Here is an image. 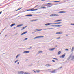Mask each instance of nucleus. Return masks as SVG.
Here are the masks:
<instances>
[{
  "label": "nucleus",
  "instance_id": "f257e3e1",
  "mask_svg": "<svg viewBox=\"0 0 74 74\" xmlns=\"http://www.w3.org/2000/svg\"><path fill=\"white\" fill-rule=\"evenodd\" d=\"M62 25H52L51 26H53V27H60V26H62Z\"/></svg>",
  "mask_w": 74,
  "mask_h": 74
},
{
  "label": "nucleus",
  "instance_id": "f03ea898",
  "mask_svg": "<svg viewBox=\"0 0 74 74\" xmlns=\"http://www.w3.org/2000/svg\"><path fill=\"white\" fill-rule=\"evenodd\" d=\"M59 16V15L56 14H54L50 15V16Z\"/></svg>",
  "mask_w": 74,
  "mask_h": 74
},
{
  "label": "nucleus",
  "instance_id": "7ed1b4c3",
  "mask_svg": "<svg viewBox=\"0 0 74 74\" xmlns=\"http://www.w3.org/2000/svg\"><path fill=\"white\" fill-rule=\"evenodd\" d=\"M65 55L66 54H65V53H64L63 55L60 56V58H64V57H65Z\"/></svg>",
  "mask_w": 74,
  "mask_h": 74
},
{
  "label": "nucleus",
  "instance_id": "20e7f679",
  "mask_svg": "<svg viewBox=\"0 0 74 74\" xmlns=\"http://www.w3.org/2000/svg\"><path fill=\"white\" fill-rule=\"evenodd\" d=\"M18 74H23L24 73V72L23 71H20L18 72Z\"/></svg>",
  "mask_w": 74,
  "mask_h": 74
},
{
  "label": "nucleus",
  "instance_id": "39448f33",
  "mask_svg": "<svg viewBox=\"0 0 74 74\" xmlns=\"http://www.w3.org/2000/svg\"><path fill=\"white\" fill-rule=\"evenodd\" d=\"M62 22H60L58 23H52V24H60V23H62Z\"/></svg>",
  "mask_w": 74,
  "mask_h": 74
},
{
  "label": "nucleus",
  "instance_id": "423d86ee",
  "mask_svg": "<svg viewBox=\"0 0 74 74\" xmlns=\"http://www.w3.org/2000/svg\"><path fill=\"white\" fill-rule=\"evenodd\" d=\"M59 13H60V14H62L63 13H66V12H65L64 11H61L59 12Z\"/></svg>",
  "mask_w": 74,
  "mask_h": 74
},
{
  "label": "nucleus",
  "instance_id": "0eeeda50",
  "mask_svg": "<svg viewBox=\"0 0 74 74\" xmlns=\"http://www.w3.org/2000/svg\"><path fill=\"white\" fill-rule=\"evenodd\" d=\"M52 24V23H48L45 24V26H49V25H50Z\"/></svg>",
  "mask_w": 74,
  "mask_h": 74
},
{
  "label": "nucleus",
  "instance_id": "6e6552de",
  "mask_svg": "<svg viewBox=\"0 0 74 74\" xmlns=\"http://www.w3.org/2000/svg\"><path fill=\"white\" fill-rule=\"evenodd\" d=\"M29 52H30V51H25L23 52V53H28Z\"/></svg>",
  "mask_w": 74,
  "mask_h": 74
},
{
  "label": "nucleus",
  "instance_id": "1a4fd4ad",
  "mask_svg": "<svg viewBox=\"0 0 74 74\" xmlns=\"http://www.w3.org/2000/svg\"><path fill=\"white\" fill-rule=\"evenodd\" d=\"M27 31L25 32H24L23 33L21 34V36H22V35H23V34H26V33H27Z\"/></svg>",
  "mask_w": 74,
  "mask_h": 74
},
{
  "label": "nucleus",
  "instance_id": "9d476101",
  "mask_svg": "<svg viewBox=\"0 0 74 74\" xmlns=\"http://www.w3.org/2000/svg\"><path fill=\"white\" fill-rule=\"evenodd\" d=\"M23 26V24H21L20 25H19L16 26L17 27H20L21 26Z\"/></svg>",
  "mask_w": 74,
  "mask_h": 74
},
{
  "label": "nucleus",
  "instance_id": "9b49d317",
  "mask_svg": "<svg viewBox=\"0 0 74 74\" xmlns=\"http://www.w3.org/2000/svg\"><path fill=\"white\" fill-rule=\"evenodd\" d=\"M33 16V15L32 14H28L26 15L25 16Z\"/></svg>",
  "mask_w": 74,
  "mask_h": 74
},
{
  "label": "nucleus",
  "instance_id": "f8f14e48",
  "mask_svg": "<svg viewBox=\"0 0 74 74\" xmlns=\"http://www.w3.org/2000/svg\"><path fill=\"white\" fill-rule=\"evenodd\" d=\"M55 49V48H51V49H49V51H53L54 49Z\"/></svg>",
  "mask_w": 74,
  "mask_h": 74
},
{
  "label": "nucleus",
  "instance_id": "ddd939ff",
  "mask_svg": "<svg viewBox=\"0 0 74 74\" xmlns=\"http://www.w3.org/2000/svg\"><path fill=\"white\" fill-rule=\"evenodd\" d=\"M51 73H56V70H54L53 71H51Z\"/></svg>",
  "mask_w": 74,
  "mask_h": 74
},
{
  "label": "nucleus",
  "instance_id": "4468645a",
  "mask_svg": "<svg viewBox=\"0 0 74 74\" xmlns=\"http://www.w3.org/2000/svg\"><path fill=\"white\" fill-rule=\"evenodd\" d=\"M45 66H46V67H50L51 66V65L50 64H47L45 65Z\"/></svg>",
  "mask_w": 74,
  "mask_h": 74
},
{
  "label": "nucleus",
  "instance_id": "2eb2a0df",
  "mask_svg": "<svg viewBox=\"0 0 74 74\" xmlns=\"http://www.w3.org/2000/svg\"><path fill=\"white\" fill-rule=\"evenodd\" d=\"M62 21V20H58L55 21L54 22H60V21Z\"/></svg>",
  "mask_w": 74,
  "mask_h": 74
},
{
  "label": "nucleus",
  "instance_id": "dca6fc26",
  "mask_svg": "<svg viewBox=\"0 0 74 74\" xmlns=\"http://www.w3.org/2000/svg\"><path fill=\"white\" fill-rule=\"evenodd\" d=\"M16 24L15 23H13L11 25H10V27H12V26H14V25H15Z\"/></svg>",
  "mask_w": 74,
  "mask_h": 74
},
{
  "label": "nucleus",
  "instance_id": "f3484780",
  "mask_svg": "<svg viewBox=\"0 0 74 74\" xmlns=\"http://www.w3.org/2000/svg\"><path fill=\"white\" fill-rule=\"evenodd\" d=\"M72 55H70L69 56L67 60H69L71 58V56Z\"/></svg>",
  "mask_w": 74,
  "mask_h": 74
},
{
  "label": "nucleus",
  "instance_id": "a211bd4d",
  "mask_svg": "<svg viewBox=\"0 0 74 74\" xmlns=\"http://www.w3.org/2000/svg\"><path fill=\"white\" fill-rule=\"evenodd\" d=\"M74 47H72L71 49V52H73V51H74Z\"/></svg>",
  "mask_w": 74,
  "mask_h": 74
},
{
  "label": "nucleus",
  "instance_id": "6ab92c4d",
  "mask_svg": "<svg viewBox=\"0 0 74 74\" xmlns=\"http://www.w3.org/2000/svg\"><path fill=\"white\" fill-rule=\"evenodd\" d=\"M38 21V19L33 20L30 21V22H34V21Z\"/></svg>",
  "mask_w": 74,
  "mask_h": 74
},
{
  "label": "nucleus",
  "instance_id": "aec40b11",
  "mask_svg": "<svg viewBox=\"0 0 74 74\" xmlns=\"http://www.w3.org/2000/svg\"><path fill=\"white\" fill-rule=\"evenodd\" d=\"M62 34V32H57L56 33V34Z\"/></svg>",
  "mask_w": 74,
  "mask_h": 74
},
{
  "label": "nucleus",
  "instance_id": "412c9836",
  "mask_svg": "<svg viewBox=\"0 0 74 74\" xmlns=\"http://www.w3.org/2000/svg\"><path fill=\"white\" fill-rule=\"evenodd\" d=\"M49 5H51V4H47V6L48 7H52V6H49Z\"/></svg>",
  "mask_w": 74,
  "mask_h": 74
},
{
  "label": "nucleus",
  "instance_id": "4be33fe9",
  "mask_svg": "<svg viewBox=\"0 0 74 74\" xmlns=\"http://www.w3.org/2000/svg\"><path fill=\"white\" fill-rule=\"evenodd\" d=\"M72 58H71V60H73L74 59V56H72Z\"/></svg>",
  "mask_w": 74,
  "mask_h": 74
},
{
  "label": "nucleus",
  "instance_id": "5701e85b",
  "mask_svg": "<svg viewBox=\"0 0 74 74\" xmlns=\"http://www.w3.org/2000/svg\"><path fill=\"white\" fill-rule=\"evenodd\" d=\"M36 30H37V31H41V30H42V29H36Z\"/></svg>",
  "mask_w": 74,
  "mask_h": 74
},
{
  "label": "nucleus",
  "instance_id": "b1692460",
  "mask_svg": "<svg viewBox=\"0 0 74 74\" xmlns=\"http://www.w3.org/2000/svg\"><path fill=\"white\" fill-rule=\"evenodd\" d=\"M48 71L49 72H50V73H51L52 72V71H51V69H48Z\"/></svg>",
  "mask_w": 74,
  "mask_h": 74
},
{
  "label": "nucleus",
  "instance_id": "393cba45",
  "mask_svg": "<svg viewBox=\"0 0 74 74\" xmlns=\"http://www.w3.org/2000/svg\"><path fill=\"white\" fill-rule=\"evenodd\" d=\"M22 8H20L18 9L17 10H16V11H18V10H21V9H22Z\"/></svg>",
  "mask_w": 74,
  "mask_h": 74
},
{
  "label": "nucleus",
  "instance_id": "a878e982",
  "mask_svg": "<svg viewBox=\"0 0 74 74\" xmlns=\"http://www.w3.org/2000/svg\"><path fill=\"white\" fill-rule=\"evenodd\" d=\"M53 59H55L56 60H57V61H58V60H59V59H57V58H53Z\"/></svg>",
  "mask_w": 74,
  "mask_h": 74
},
{
  "label": "nucleus",
  "instance_id": "bb28decb",
  "mask_svg": "<svg viewBox=\"0 0 74 74\" xmlns=\"http://www.w3.org/2000/svg\"><path fill=\"white\" fill-rule=\"evenodd\" d=\"M30 11H34V9L33 8H32L31 9H30Z\"/></svg>",
  "mask_w": 74,
  "mask_h": 74
},
{
  "label": "nucleus",
  "instance_id": "cd10ccee",
  "mask_svg": "<svg viewBox=\"0 0 74 74\" xmlns=\"http://www.w3.org/2000/svg\"><path fill=\"white\" fill-rule=\"evenodd\" d=\"M40 38V36H38L35 37L34 38V39H36V38Z\"/></svg>",
  "mask_w": 74,
  "mask_h": 74
},
{
  "label": "nucleus",
  "instance_id": "c85d7f7f",
  "mask_svg": "<svg viewBox=\"0 0 74 74\" xmlns=\"http://www.w3.org/2000/svg\"><path fill=\"white\" fill-rule=\"evenodd\" d=\"M28 39V38H25L23 40V41H26V40H27V39Z\"/></svg>",
  "mask_w": 74,
  "mask_h": 74
},
{
  "label": "nucleus",
  "instance_id": "c756f323",
  "mask_svg": "<svg viewBox=\"0 0 74 74\" xmlns=\"http://www.w3.org/2000/svg\"><path fill=\"white\" fill-rule=\"evenodd\" d=\"M58 55H60V53H61V51H59L58 52Z\"/></svg>",
  "mask_w": 74,
  "mask_h": 74
},
{
  "label": "nucleus",
  "instance_id": "7c9ffc66",
  "mask_svg": "<svg viewBox=\"0 0 74 74\" xmlns=\"http://www.w3.org/2000/svg\"><path fill=\"white\" fill-rule=\"evenodd\" d=\"M40 70H37L36 71V72H37V73H40Z\"/></svg>",
  "mask_w": 74,
  "mask_h": 74
},
{
  "label": "nucleus",
  "instance_id": "2f4dec72",
  "mask_svg": "<svg viewBox=\"0 0 74 74\" xmlns=\"http://www.w3.org/2000/svg\"><path fill=\"white\" fill-rule=\"evenodd\" d=\"M39 53H42V51H40L38 52Z\"/></svg>",
  "mask_w": 74,
  "mask_h": 74
},
{
  "label": "nucleus",
  "instance_id": "473e14b6",
  "mask_svg": "<svg viewBox=\"0 0 74 74\" xmlns=\"http://www.w3.org/2000/svg\"><path fill=\"white\" fill-rule=\"evenodd\" d=\"M44 36H39V38H40L41 37H44Z\"/></svg>",
  "mask_w": 74,
  "mask_h": 74
},
{
  "label": "nucleus",
  "instance_id": "72a5a7b5",
  "mask_svg": "<svg viewBox=\"0 0 74 74\" xmlns=\"http://www.w3.org/2000/svg\"><path fill=\"white\" fill-rule=\"evenodd\" d=\"M54 2H60V1H54Z\"/></svg>",
  "mask_w": 74,
  "mask_h": 74
},
{
  "label": "nucleus",
  "instance_id": "f704fd0d",
  "mask_svg": "<svg viewBox=\"0 0 74 74\" xmlns=\"http://www.w3.org/2000/svg\"><path fill=\"white\" fill-rule=\"evenodd\" d=\"M48 28H47V29H43V30H48Z\"/></svg>",
  "mask_w": 74,
  "mask_h": 74
},
{
  "label": "nucleus",
  "instance_id": "c9c22d12",
  "mask_svg": "<svg viewBox=\"0 0 74 74\" xmlns=\"http://www.w3.org/2000/svg\"><path fill=\"white\" fill-rule=\"evenodd\" d=\"M41 8H46V7H42Z\"/></svg>",
  "mask_w": 74,
  "mask_h": 74
},
{
  "label": "nucleus",
  "instance_id": "e433bc0d",
  "mask_svg": "<svg viewBox=\"0 0 74 74\" xmlns=\"http://www.w3.org/2000/svg\"><path fill=\"white\" fill-rule=\"evenodd\" d=\"M24 74H27V72H25L24 73Z\"/></svg>",
  "mask_w": 74,
  "mask_h": 74
},
{
  "label": "nucleus",
  "instance_id": "4c0bfd02",
  "mask_svg": "<svg viewBox=\"0 0 74 74\" xmlns=\"http://www.w3.org/2000/svg\"><path fill=\"white\" fill-rule=\"evenodd\" d=\"M18 56H19V55H17L16 56V58H17L18 57Z\"/></svg>",
  "mask_w": 74,
  "mask_h": 74
},
{
  "label": "nucleus",
  "instance_id": "58836bf2",
  "mask_svg": "<svg viewBox=\"0 0 74 74\" xmlns=\"http://www.w3.org/2000/svg\"><path fill=\"white\" fill-rule=\"evenodd\" d=\"M37 9H34V11H36V10H37Z\"/></svg>",
  "mask_w": 74,
  "mask_h": 74
},
{
  "label": "nucleus",
  "instance_id": "ea45409f",
  "mask_svg": "<svg viewBox=\"0 0 74 74\" xmlns=\"http://www.w3.org/2000/svg\"><path fill=\"white\" fill-rule=\"evenodd\" d=\"M22 29H21V30H24V29H25V28H24V27L22 28Z\"/></svg>",
  "mask_w": 74,
  "mask_h": 74
},
{
  "label": "nucleus",
  "instance_id": "a19ab883",
  "mask_svg": "<svg viewBox=\"0 0 74 74\" xmlns=\"http://www.w3.org/2000/svg\"><path fill=\"white\" fill-rule=\"evenodd\" d=\"M52 62H54V63H55V60H52Z\"/></svg>",
  "mask_w": 74,
  "mask_h": 74
},
{
  "label": "nucleus",
  "instance_id": "79ce46f5",
  "mask_svg": "<svg viewBox=\"0 0 74 74\" xmlns=\"http://www.w3.org/2000/svg\"><path fill=\"white\" fill-rule=\"evenodd\" d=\"M66 51H69V49H65Z\"/></svg>",
  "mask_w": 74,
  "mask_h": 74
},
{
  "label": "nucleus",
  "instance_id": "37998d69",
  "mask_svg": "<svg viewBox=\"0 0 74 74\" xmlns=\"http://www.w3.org/2000/svg\"><path fill=\"white\" fill-rule=\"evenodd\" d=\"M60 37H58V38H57L56 39H60Z\"/></svg>",
  "mask_w": 74,
  "mask_h": 74
},
{
  "label": "nucleus",
  "instance_id": "c03bdc74",
  "mask_svg": "<svg viewBox=\"0 0 74 74\" xmlns=\"http://www.w3.org/2000/svg\"><path fill=\"white\" fill-rule=\"evenodd\" d=\"M32 48V47H30L29 48H28V49H31Z\"/></svg>",
  "mask_w": 74,
  "mask_h": 74
},
{
  "label": "nucleus",
  "instance_id": "a18cd8bd",
  "mask_svg": "<svg viewBox=\"0 0 74 74\" xmlns=\"http://www.w3.org/2000/svg\"><path fill=\"white\" fill-rule=\"evenodd\" d=\"M48 70H45V72H48Z\"/></svg>",
  "mask_w": 74,
  "mask_h": 74
},
{
  "label": "nucleus",
  "instance_id": "49530a36",
  "mask_svg": "<svg viewBox=\"0 0 74 74\" xmlns=\"http://www.w3.org/2000/svg\"><path fill=\"white\" fill-rule=\"evenodd\" d=\"M47 4H51V3H47Z\"/></svg>",
  "mask_w": 74,
  "mask_h": 74
},
{
  "label": "nucleus",
  "instance_id": "de8ad7c7",
  "mask_svg": "<svg viewBox=\"0 0 74 74\" xmlns=\"http://www.w3.org/2000/svg\"><path fill=\"white\" fill-rule=\"evenodd\" d=\"M49 29H53V28H48Z\"/></svg>",
  "mask_w": 74,
  "mask_h": 74
},
{
  "label": "nucleus",
  "instance_id": "09e8293b",
  "mask_svg": "<svg viewBox=\"0 0 74 74\" xmlns=\"http://www.w3.org/2000/svg\"><path fill=\"white\" fill-rule=\"evenodd\" d=\"M30 11V9H29V10H27V11Z\"/></svg>",
  "mask_w": 74,
  "mask_h": 74
},
{
  "label": "nucleus",
  "instance_id": "8fccbe9b",
  "mask_svg": "<svg viewBox=\"0 0 74 74\" xmlns=\"http://www.w3.org/2000/svg\"><path fill=\"white\" fill-rule=\"evenodd\" d=\"M71 25H74V24H71Z\"/></svg>",
  "mask_w": 74,
  "mask_h": 74
},
{
  "label": "nucleus",
  "instance_id": "3c124183",
  "mask_svg": "<svg viewBox=\"0 0 74 74\" xmlns=\"http://www.w3.org/2000/svg\"><path fill=\"white\" fill-rule=\"evenodd\" d=\"M1 13H2V11L0 12V15L1 14Z\"/></svg>",
  "mask_w": 74,
  "mask_h": 74
},
{
  "label": "nucleus",
  "instance_id": "603ef678",
  "mask_svg": "<svg viewBox=\"0 0 74 74\" xmlns=\"http://www.w3.org/2000/svg\"><path fill=\"white\" fill-rule=\"evenodd\" d=\"M26 27H27V26H25V27H24V29H25V28H26Z\"/></svg>",
  "mask_w": 74,
  "mask_h": 74
},
{
  "label": "nucleus",
  "instance_id": "864d4df0",
  "mask_svg": "<svg viewBox=\"0 0 74 74\" xmlns=\"http://www.w3.org/2000/svg\"><path fill=\"white\" fill-rule=\"evenodd\" d=\"M16 62H17V61H16L14 62V63H16Z\"/></svg>",
  "mask_w": 74,
  "mask_h": 74
},
{
  "label": "nucleus",
  "instance_id": "5fc2aeb1",
  "mask_svg": "<svg viewBox=\"0 0 74 74\" xmlns=\"http://www.w3.org/2000/svg\"><path fill=\"white\" fill-rule=\"evenodd\" d=\"M38 6V5H37L34 8H36V7H37Z\"/></svg>",
  "mask_w": 74,
  "mask_h": 74
},
{
  "label": "nucleus",
  "instance_id": "6e6d98bb",
  "mask_svg": "<svg viewBox=\"0 0 74 74\" xmlns=\"http://www.w3.org/2000/svg\"><path fill=\"white\" fill-rule=\"evenodd\" d=\"M44 6H47V5H44Z\"/></svg>",
  "mask_w": 74,
  "mask_h": 74
},
{
  "label": "nucleus",
  "instance_id": "4d7b16f0",
  "mask_svg": "<svg viewBox=\"0 0 74 74\" xmlns=\"http://www.w3.org/2000/svg\"><path fill=\"white\" fill-rule=\"evenodd\" d=\"M42 71H45V70H42Z\"/></svg>",
  "mask_w": 74,
  "mask_h": 74
},
{
  "label": "nucleus",
  "instance_id": "13d9d810",
  "mask_svg": "<svg viewBox=\"0 0 74 74\" xmlns=\"http://www.w3.org/2000/svg\"><path fill=\"white\" fill-rule=\"evenodd\" d=\"M33 71H34V73H36V71H35L34 70H33Z\"/></svg>",
  "mask_w": 74,
  "mask_h": 74
},
{
  "label": "nucleus",
  "instance_id": "bf43d9fd",
  "mask_svg": "<svg viewBox=\"0 0 74 74\" xmlns=\"http://www.w3.org/2000/svg\"><path fill=\"white\" fill-rule=\"evenodd\" d=\"M63 67L62 66H61L60 67V69H61V68H62Z\"/></svg>",
  "mask_w": 74,
  "mask_h": 74
},
{
  "label": "nucleus",
  "instance_id": "052dcab7",
  "mask_svg": "<svg viewBox=\"0 0 74 74\" xmlns=\"http://www.w3.org/2000/svg\"><path fill=\"white\" fill-rule=\"evenodd\" d=\"M5 28L3 29V31H4V30H5Z\"/></svg>",
  "mask_w": 74,
  "mask_h": 74
},
{
  "label": "nucleus",
  "instance_id": "680f3d73",
  "mask_svg": "<svg viewBox=\"0 0 74 74\" xmlns=\"http://www.w3.org/2000/svg\"><path fill=\"white\" fill-rule=\"evenodd\" d=\"M16 61L17 62H18V61H19V60H16Z\"/></svg>",
  "mask_w": 74,
  "mask_h": 74
},
{
  "label": "nucleus",
  "instance_id": "e2e57ef3",
  "mask_svg": "<svg viewBox=\"0 0 74 74\" xmlns=\"http://www.w3.org/2000/svg\"><path fill=\"white\" fill-rule=\"evenodd\" d=\"M16 28V27H14V29H15Z\"/></svg>",
  "mask_w": 74,
  "mask_h": 74
},
{
  "label": "nucleus",
  "instance_id": "0e129e2a",
  "mask_svg": "<svg viewBox=\"0 0 74 74\" xmlns=\"http://www.w3.org/2000/svg\"><path fill=\"white\" fill-rule=\"evenodd\" d=\"M2 32H3V31H2L1 32V33H0V34H1Z\"/></svg>",
  "mask_w": 74,
  "mask_h": 74
},
{
  "label": "nucleus",
  "instance_id": "69168bd1",
  "mask_svg": "<svg viewBox=\"0 0 74 74\" xmlns=\"http://www.w3.org/2000/svg\"><path fill=\"white\" fill-rule=\"evenodd\" d=\"M32 65H32V64H31V65H29V66H32Z\"/></svg>",
  "mask_w": 74,
  "mask_h": 74
},
{
  "label": "nucleus",
  "instance_id": "338daca9",
  "mask_svg": "<svg viewBox=\"0 0 74 74\" xmlns=\"http://www.w3.org/2000/svg\"><path fill=\"white\" fill-rule=\"evenodd\" d=\"M19 64V62H18L17 64Z\"/></svg>",
  "mask_w": 74,
  "mask_h": 74
},
{
  "label": "nucleus",
  "instance_id": "774afa93",
  "mask_svg": "<svg viewBox=\"0 0 74 74\" xmlns=\"http://www.w3.org/2000/svg\"><path fill=\"white\" fill-rule=\"evenodd\" d=\"M33 33H34V32H32V34H33Z\"/></svg>",
  "mask_w": 74,
  "mask_h": 74
}]
</instances>
